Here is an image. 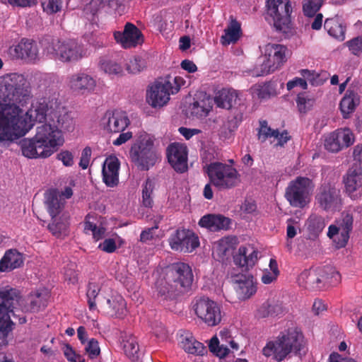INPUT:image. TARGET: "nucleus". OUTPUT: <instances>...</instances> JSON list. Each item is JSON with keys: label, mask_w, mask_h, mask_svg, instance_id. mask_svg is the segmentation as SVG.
<instances>
[{"label": "nucleus", "mask_w": 362, "mask_h": 362, "mask_svg": "<svg viewBox=\"0 0 362 362\" xmlns=\"http://www.w3.org/2000/svg\"><path fill=\"white\" fill-rule=\"evenodd\" d=\"M0 95V142L13 141L25 135L35 122L49 123V116L55 107L43 100L32 105L24 112L25 106L32 97L30 83L25 77L16 73L4 78Z\"/></svg>", "instance_id": "obj_1"}, {"label": "nucleus", "mask_w": 362, "mask_h": 362, "mask_svg": "<svg viewBox=\"0 0 362 362\" xmlns=\"http://www.w3.org/2000/svg\"><path fill=\"white\" fill-rule=\"evenodd\" d=\"M64 143L61 130L52 122L45 123L37 127L32 139L21 141L22 153L28 158H47L52 155Z\"/></svg>", "instance_id": "obj_2"}, {"label": "nucleus", "mask_w": 362, "mask_h": 362, "mask_svg": "<svg viewBox=\"0 0 362 362\" xmlns=\"http://www.w3.org/2000/svg\"><path fill=\"white\" fill-rule=\"evenodd\" d=\"M193 273L189 265L175 262L166 268L164 275L156 283L158 296L163 300H172L186 292L193 282Z\"/></svg>", "instance_id": "obj_3"}, {"label": "nucleus", "mask_w": 362, "mask_h": 362, "mask_svg": "<svg viewBox=\"0 0 362 362\" xmlns=\"http://www.w3.org/2000/svg\"><path fill=\"white\" fill-rule=\"evenodd\" d=\"M306 352L304 337L297 327L288 328L275 341H269L263 348L266 356L274 355L278 361H283L289 354L302 356Z\"/></svg>", "instance_id": "obj_4"}, {"label": "nucleus", "mask_w": 362, "mask_h": 362, "mask_svg": "<svg viewBox=\"0 0 362 362\" xmlns=\"http://www.w3.org/2000/svg\"><path fill=\"white\" fill-rule=\"evenodd\" d=\"M185 83L180 76L160 78L147 90L146 102L153 108L162 107L168 104L170 95L177 93Z\"/></svg>", "instance_id": "obj_5"}, {"label": "nucleus", "mask_w": 362, "mask_h": 362, "mask_svg": "<svg viewBox=\"0 0 362 362\" xmlns=\"http://www.w3.org/2000/svg\"><path fill=\"white\" fill-rule=\"evenodd\" d=\"M288 50L281 44L268 43L264 47V54L259 57L251 71L253 76L269 74L280 69L287 61Z\"/></svg>", "instance_id": "obj_6"}, {"label": "nucleus", "mask_w": 362, "mask_h": 362, "mask_svg": "<svg viewBox=\"0 0 362 362\" xmlns=\"http://www.w3.org/2000/svg\"><path fill=\"white\" fill-rule=\"evenodd\" d=\"M44 52L50 59L62 62H74L82 59L86 52L74 40L52 39L44 47Z\"/></svg>", "instance_id": "obj_7"}, {"label": "nucleus", "mask_w": 362, "mask_h": 362, "mask_svg": "<svg viewBox=\"0 0 362 362\" xmlns=\"http://www.w3.org/2000/svg\"><path fill=\"white\" fill-rule=\"evenodd\" d=\"M206 172L212 185L219 190L232 189L240 182L238 170L226 163L213 162L207 165Z\"/></svg>", "instance_id": "obj_8"}, {"label": "nucleus", "mask_w": 362, "mask_h": 362, "mask_svg": "<svg viewBox=\"0 0 362 362\" xmlns=\"http://www.w3.org/2000/svg\"><path fill=\"white\" fill-rule=\"evenodd\" d=\"M356 211V207L349 206L341 214L335 224L329 226L327 236L333 240L337 248H343L347 245L353 230L354 214Z\"/></svg>", "instance_id": "obj_9"}, {"label": "nucleus", "mask_w": 362, "mask_h": 362, "mask_svg": "<svg viewBox=\"0 0 362 362\" xmlns=\"http://www.w3.org/2000/svg\"><path fill=\"white\" fill-rule=\"evenodd\" d=\"M315 187L313 180L306 177H297L291 181L286 189L285 197L293 207L303 208L310 202Z\"/></svg>", "instance_id": "obj_10"}, {"label": "nucleus", "mask_w": 362, "mask_h": 362, "mask_svg": "<svg viewBox=\"0 0 362 362\" xmlns=\"http://www.w3.org/2000/svg\"><path fill=\"white\" fill-rule=\"evenodd\" d=\"M130 156L132 161L144 170H147L149 165H153L157 156L153 150L152 136L147 134L140 135L131 148Z\"/></svg>", "instance_id": "obj_11"}, {"label": "nucleus", "mask_w": 362, "mask_h": 362, "mask_svg": "<svg viewBox=\"0 0 362 362\" xmlns=\"http://www.w3.org/2000/svg\"><path fill=\"white\" fill-rule=\"evenodd\" d=\"M17 302L18 296L14 290L0 291V344H7L6 337L13 325L10 313Z\"/></svg>", "instance_id": "obj_12"}, {"label": "nucleus", "mask_w": 362, "mask_h": 362, "mask_svg": "<svg viewBox=\"0 0 362 362\" xmlns=\"http://www.w3.org/2000/svg\"><path fill=\"white\" fill-rule=\"evenodd\" d=\"M268 15L272 18L275 28L283 33L290 29L291 5L287 0H267Z\"/></svg>", "instance_id": "obj_13"}, {"label": "nucleus", "mask_w": 362, "mask_h": 362, "mask_svg": "<svg viewBox=\"0 0 362 362\" xmlns=\"http://www.w3.org/2000/svg\"><path fill=\"white\" fill-rule=\"evenodd\" d=\"M194 310L197 316L208 326L218 325L222 319L220 305L209 298L202 297L196 300Z\"/></svg>", "instance_id": "obj_14"}, {"label": "nucleus", "mask_w": 362, "mask_h": 362, "mask_svg": "<svg viewBox=\"0 0 362 362\" xmlns=\"http://www.w3.org/2000/svg\"><path fill=\"white\" fill-rule=\"evenodd\" d=\"M7 54L13 60L35 63L39 59V50L35 41L22 38L17 44L9 47Z\"/></svg>", "instance_id": "obj_15"}, {"label": "nucleus", "mask_w": 362, "mask_h": 362, "mask_svg": "<svg viewBox=\"0 0 362 362\" xmlns=\"http://www.w3.org/2000/svg\"><path fill=\"white\" fill-rule=\"evenodd\" d=\"M130 124V120L125 111L122 110H107L100 119L101 128L108 133L124 132Z\"/></svg>", "instance_id": "obj_16"}, {"label": "nucleus", "mask_w": 362, "mask_h": 362, "mask_svg": "<svg viewBox=\"0 0 362 362\" xmlns=\"http://www.w3.org/2000/svg\"><path fill=\"white\" fill-rule=\"evenodd\" d=\"M172 250L181 252H192L199 245V238L189 230L178 229L168 240Z\"/></svg>", "instance_id": "obj_17"}, {"label": "nucleus", "mask_w": 362, "mask_h": 362, "mask_svg": "<svg viewBox=\"0 0 362 362\" xmlns=\"http://www.w3.org/2000/svg\"><path fill=\"white\" fill-rule=\"evenodd\" d=\"M340 190L336 185L331 182H324L317 189L315 195L316 204L325 211L332 210L340 203Z\"/></svg>", "instance_id": "obj_18"}, {"label": "nucleus", "mask_w": 362, "mask_h": 362, "mask_svg": "<svg viewBox=\"0 0 362 362\" xmlns=\"http://www.w3.org/2000/svg\"><path fill=\"white\" fill-rule=\"evenodd\" d=\"M67 86L74 93L88 95L95 91L97 86L95 78L84 71L74 73L67 78Z\"/></svg>", "instance_id": "obj_19"}, {"label": "nucleus", "mask_w": 362, "mask_h": 362, "mask_svg": "<svg viewBox=\"0 0 362 362\" xmlns=\"http://www.w3.org/2000/svg\"><path fill=\"white\" fill-rule=\"evenodd\" d=\"M344 192L353 200L358 199L362 195V167L357 164L350 168L343 177Z\"/></svg>", "instance_id": "obj_20"}, {"label": "nucleus", "mask_w": 362, "mask_h": 362, "mask_svg": "<svg viewBox=\"0 0 362 362\" xmlns=\"http://www.w3.org/2000/svg\"><path fill=\"white\" fill-rule=\"evenodd\" d=\"M187 148L185 144L173 143L167 148L168 160L172 168L182 173L187 170Z\"/></svg>", "instance_id": "obj_21"}, {"label": "nucleus", "mask_w": 362, "mask_h": 362, "mask_svg": "<svg viewBox=\"0 0 362 362\" xmlns=\"http://www.w3.org/2000/svg\"><path fill=\"white\" fill-rule=\"evenodd\" d=\"M114 37L125 49L135 47L143 42L141 31L131 23H126L123 32L115 31Z\"/></svg>", "instance_id": "obj_22"}, {"label": "nucleus", "mask_w": 362, "mask_h": 362, "mask_svg": "<svg viewBox=\"0 0 362 362\" xmlns=\"http://www.w3.org/2000/svg\"><path fill=\"white\" fill-rule=\"evenodd\" d=\"M120 162L115 156L107 157L102 168L103 181L108 187H117L119 184Z\"/></svg>", "instance_id": "obj_23"}, {"label": "nucleus", "mask_w": 362, "mask_h": 362, "mask_svg": "<svg viewBox=\"0 0 362 362\" xmlns=\"http://www.w3.org/2000/svg\"><path fill=\"white\" fill-rule=\"evenodd\" d=\"M49 122H52L62 132H71L75 127V122L71 114L63 107L55 105L54 112L49 116Z\"/></svg>", "instance_id": "obj_24"}, {"label": "nucleus", "mask_w": 362, "mask_h": 362, "mask_svg": "<svg viewBox=\"0 0 362 362\" xmlns=\"http://www.w3.org/2000/svg\"><path fill=\"white\" fill-rule=\"evenodd\" d=\"M234 288L237 297L240 300L251 298L257 291L252 277L244 274L236 275L233 277Z\"/></svg>", "instance_id": "obj_25"}, {"label": "nucleus", "mask_w": 362, "mask_h": 362, "mask_svg": "<svg viewBox=\"0 0 362 362\" xmlns=\"http://www.w3.org/2000/svg\"><path fill=\"white\" fill-rule=\"evenodd\" d=\"M299 283L312 288H322L325 281V272L323 268L303 271L298 278Z\"/></svg>", "instance_id": "obj_26"}, {"label": "nucleus", "mask_w": 362, "mask_h": 362, "mask_svg": "<svg viewBox=\"0 0 362 362\" xmlns=\"http://www.w3.org/2000/svg\"><path fill=\"white\" fill-rule=\"evenodd\" d=\"M201 227L211 231L227 230L230 225V219L221 214H206L199 221Z\"/></svg>", "instance_id": "obj_27"}, {"label": "nucleus", "mask_w": 362, "mask_h": 362, "mask_svg": "<svg viewBox=\"0 0 362 362\" xmlns=\"http://www.w3.org/2000/svg\"><path fill=\"white\" fill-rule=\"evenodd\" d=\"M102 310L111 316L122 317L126 313V303L121 296L103 300L100 303Z\"/></svg>", "instance_id": "obj_28"}, {"label": "nucleus", "mask_w": 362, "mask_h": 362, "mask_svg": "<svg viewBox=\"0 0 362 362\" xmlns=\"http://www.w3.org/2000/svg\"><path fill=\"white\" fill-rule=\"evenodd\" d=\"M258 258V252L253 247H240L238 254L234 256V262L240 267H252Z\"/></svg>", "instance_id": "obj_29"}, {"label": "nucleus", "mask_w": 362, "mask_h": 362, "mask_svg": "<svg viewBox=\"0 0 362 362\" xmlns=\"http://www.w3.org/2000/svg\"><path fill=\"white\" fill-rule=\"evenodd\" d=\"M23 262L22 255L16 250H7L0 261V271L8 272L18 268Z\"/></svg>", "instance_id": "obj_30"}, {"label": "nucleus", "mask_w": 362, "mask_h": 362, "mask_svg": "<svg viewBox=\"0 0 362 362\" xmlns=\"http://www.w3.org/2000/svg\"><path fill=\"white\" fill-rule=\"evenodd\" d=\"M122 347L124 354L132 361L136 362L140 358L139 346L136 338L132 334H126L122 337Z\"/></svg>", "instance_id": "obj_31"}, {"label": "nucleus", "mask_w": 362, "mask_h": 362, "mask_svg": "<svg viewBox=\"0 0 362 362\" xmlns=\"http://www.w3.org/2000/svg\"><path fill=\"white\" fill-rule=\"evenodd\" d=\"M212 108V99L206 95L196 100L189 107L190 115L197 118L205 117Z\"/></svg>", "instance_id": "obj_32"}, {"label": "nucleus", "mask_w": 362, "mask_h": 362, "mask_svg": "<svg viewBox=\"0 0 362 362\" xmlns=\"http://www.w3.org/2000/svg\"><path fill=\"white\" fill-rule=\"evenodd\" d=\"M64 203V199L57 191L50 190L46 194V204L52 218L60 216Z\"/></svg>", "instance_id": "obj_33"}, {"label": "nucleus", "mask_w": 362, "mask_h": 362, "mask_svg": "<svg viewBox=\"0 0 362 362\" xmlns=\"http://www.w3.org/2000/svg\"><path fill=\"white\" fill-rule=\"evenodd\" d=\"M237 99L238 93L236 90L230 88H223L217 93L214 98V102L219 107L230 109L235 105Z\"/></svg>", "instance_id": "obj_34"}, {"label": "nucleus", "mask_w": 362, "mask_h": 362, "mask_svg": "<svg viewBox=\"0 0 362 362\" xmlns=\"http://www.w3.org/2000/svg\"><path fill=\"white\" fill-rule=\"evenodd\" d=\"M324 28L330 36L341 41L344 40L346 27L339 17L326 19Z\"/></svg>", "instance_id": "obj_35"}, {"label": "nucleus", "mask_w": 362, "mask_h": 362, "mask_svg": "<svg viewBox=\"0 0 362 362\" xmlns=\"http://www.w3.org/2000/svg\"><path fill=\"white\" fill-rule=\"evenodd\" d=\"M69 223L64 214L52 218L47 228L52 234L57 238L66 236L69 234Z\"/></svg>", "instance_id": "obj_36"}, {"label": "nucleus", "mask_w": 362, "mask_h": 362, "mask_svg": "<svg viewBox=\"0 0 362 362\" xmlns=\"http://www.w3.org/2000/svg\"><path fill=\"white\" fill-rule=\"evenodd\" d=\"M181 346L187 353L191 354L203 355L206 351L204 345L196 340L190 333L181 335Z\"/></svg>", "instance_id": "obj_37"}, {"label": "nucleus", "mask_w": 362, "mask_h": 362, "mask_svg": "<svg viewBox=\"0 0 362 362\" xmlns=\"http://www.w3.org/2000/svg\"><path fill=\"white\" fill-rule=\"evenodd\" d=\"M221 37V42L224 45L235 43L242 34L240 23L235 19H231L229 25L224 30Z\"/></svg>", "instance_id": "obj_38"}, {"label": "nucleus", "mask_w": 362, "mask_h": 362, "mask_svg": "<svg viewBox=\"0 0 362 362\" xmlns=\"http://www.w3.org/2000/svg\"><path fill=\"white\" fill-rule=\"evenodd\" d=\"M359 103V97L354 90H348L340 102V110L344 118L353 112Z\"/></svg>", "instance_id": "obj_39"}, {"label": "nucleus", "mask_w": 362, "mask_h": 362, "mask_svg": "<svg viewBox=\"0 0 362 362\" xmlns=\"http://www.w3.org/2000/svg\"><path fill=\"white\" fill-rule=\"evenodd\" d=\"M252 94L259 99L267 100L276 95L275 85L271 82L257 84L252 88Z\"/></svg>", "instance_id": "obj_40"}, {"label": "nucleus", "mask_w": 362, "mask_h": 362, "mask_svg": "<svg viewBox=\"0 0 362 362\" xmlns=\"http://www.w3.org/2000/svg\"><path fill=\"white\" fill-rule=\"evenodd\" d=\"M153 181L147 179L142 185V204L146 207H151L153 205Z\"/></svg>", "instance_id": "obj_41"}, {"label": "nucleus", "mask_w": 362, "mask_h": 362, "mask_svg": "<svg viewBox=\"0 0 362 362\" xmlns=\"http://www.w3.org/2000/svg\"><path fill=\"white\" fill-rule=\"evenodd\" d=\"M335 132V134L339 139V143L341 144L342 149L352 145L355 141L354 133L348 128L339 129Z\"/></svg>", "instance_id": "obj_42"}, {"label": "nucleus", "mask_w": 362, "mask_h": 362, "mask_svg": "<svg viewBox=\"0 0 362 362\" xmlns=\"http://www.w3.org/2000/svg\"><path fill=\"white\" fill-rule=\"evenodd\" d=\"M269 268L270 271L266 269L263 272L262 276V281L265 284H269L273 282L274 280L276 279L279 271L278 269V264L274 259H271L269 261Z\"/></svg>", "instance_id": "obj_43"}, {"label": "nucleus", "mask_w": 362, "mask_h": 362, "mask_svg": "<svg viewBox=\"0 0 362 362\" xmlns=\"http://www.w3.org/2000/svg\"><path fill=\"white\" fill-rule=\"evenodd\" d=\"M122 240L117 235L112 238H105L100 243L98 248L107 253L114 252L121 245Z\"/></svg>", "instance_id": "obj_44"}, {"label": "nucleus", "mask_w": 362, "mask_h": 362, "mask_svg": "<svg viewBox=\"0 0 362 362\" xmlns=\"http://www.w3.org/2000/svg\"><path fill=\"white\" fill-rule=\"evenodd\" d=\"M146 67L145 59L140 57H134L130 59L126 64L127 71L130 74H138Z\"/></svg>", "instance_id": "obj_45"}, {"label": "nucleus", "mask_w": 362, "mask_h": 362, "mask_svg": "<svg viewBox=\"0 0 362 362\" xmlns=\"http://www.w3.org/2000/svg\"><path fill=\"white\" fill-rule=\"evenodd\" d=\"M90 217H86L84 223V230L86 233H91L93 238L96 240L102 239L105 233V229L103 227H97L96 225L90 221Z\"/></svg>", "instance_id": "obj_46"}, {"label": "nucleus", "mask_w": 362, "mask_h": 362, "mask_svg": "<svg viewBox=\"0 0 362 362\" xmlns=\"http://www.w3.org/2000/svg\"><path fill=\"white\" fill-rule=\"evenodd\" d=\"M100 291V286L95 283L90 282L88 286L86 296L88 307L90 310L96 309L95 298Z\"/></svg>", "instance_id": "obj_47"}, {"label": "nucleus", "mask_w": 362, "mask_h": 362, "mask_svg": "<svg viewBox=\"0 0 362 362\" xmlns=\"http://www.w3.org/2000/svg\"><path fill=\"white\" fill-rule=\"evenodd\" d=\"M324 0H305L303 5V13L307 16H314L323 4Z\"/></svg>", "instance_id": "obj_48"}, {"label": "nucleus", "mask_w": 362, "mask_h": 362, "mask_svg": "<svg viewBox=\"0 0 362 362\" xmlns=\"http://www.w3.org/2000/svg\"><path fill=\"white\" fill-rule=\"evenodd\" d=\"M309 230L314 233L321 232L325 227V218L316 214H312L308 220Z\"/></svg>", "instance_id": "obj_49"}, {"label": "nucleus", "mask_w": 362, "mask_h": 362, "mask_svg": "<svg viewBox=\"0 0 362 362\" xmlns=\"http://www.w3.org/2000/svg\"><path fill=\"white\" fill-rule=\"evenodd\" d=\"M324 145L327 151L333 153L338 152L342 149L341 144L339 143V139H337L335 132L326 136Z\"/></svg>", "instance_id": "obj_50"}, {"label": "nucleus", "mask_w": 362, "mask_h": 362, "mask_svg": "<svg viewBox=\"0 0 362 362\" xmlns=\"http://www.w3.org/2000/svg\"><path fill=\"white\" fill-rule=\"evenodd\" d=\"M259 139L261 141H264L267 139L274 137L278 138L279 136V132L278 130L272 129L267 125L266 121L260 122V128L258 133Z\"/></svg>", "instance_id": "obj_51"}, {"label": "nucleus", "mask_w": 362, "mask_h": 362, "mask_svg": "<svg viewBox=\"0 0 362 362\" xmlns=\"http://www.w3.org/2000/svg\"><path fill=\"white\" fill-rule=\"evenodd\" d=\"M85 353L90 359L96 358L100 354L98 341L95 339H90L84 344Z\"/></svg>", "instance_id": "obj_52"}, {"label": "nucleus", "mask_w": 362, "mask_h": 362, "mask_svg": "<svg viewBox=\"0 0 362 362\" xmlns=\"http://www.w3.org/2000/svg\"><path fill=\"white\" fill-rule=\"evenodd\" d=\"M43 11L47 14H54L61 11L62 0H41Z\"/></svg>", "instance_id": "obj_53"}, {"label": "nucleus", "mask_w": 362, "mask_h": 362, "mask_svg": "<svg viewBox=\"0 0 362 362\" xmlns=\"http://www.w3.org/2000/svg\"><path fill=\"white\" fill-rule=\"evenodd\" d=\"M100 67L105 72L112 75H119L123 72L121 65L113 61H101Z\"/></svg>", "instance_id": "obj_54"}, {"label": "nucleus", "mask_w": 362, "mask_h": 362, "mask_svg": "<svg viewBox=\"0 0 362 362\" xmlns=\"http://www.w3.org/2000/svg\"><path fill=\"white\" fill-rule=\"evenodd\" d=\"M209 347L211 352L220 358L225 357L229 352V349L226 346H224L223 344L219 345V341L217 337H213L210 340Z\"/></svg>", "instance_id": "obj_55"}, {"label": "nucleus", "mask_w": 362, "mask_h": 362, "mask_svg": "<svg viewBox=\"0 0 362 362\" xmlns=\"http://www.w3.org/2000/svg\"><path fill=\"white\" fill-rule=\"evenodd\" d=\"M47 305V295H42L41 293H36L32 296L30 300V311L37 312L41 308H45Z\"/></svg>", "instance_id": "obj_56"}, {"label": "nucleus", "mask_w": 362, "mask_h": 362, "mask_svg": "<svg viewBox=\"0 0 362 362\" xmlns=\"http://www.w3.org/2000/svg\"><path fill=\"white\" fill-rule=\"evenodd\" d=\"M323 270L325 272V285L326 284L329 285H336L339 282L341 279L340 274L334 268L325 267L323 268Z\"/></svg>", "instance_id": "obj_57"}, {"label": "nucleus", "mask_w": 362, "mask_h": 362, "mask_svg": "<svg viewBox=\"0 0 362 362\" xmlns=\"http://www.w3.org/2000/svg\"><path fill=\"white\" fill-rule=\"evenodd\" d=\"M297 106L300 112H306L314 104V100L307 98L303 94H298L296 100Z\"/></svg>", "instance_id": "obj_58"}, {"label": "nucleus", "mask_w": 362, "mask_h": 362, "mask_svg": "<svg viewBox=\"0 0 362 362\" xmlns=\"http://www.w3.org/2000/svg\"><path fill=\"white\" fill-rule=\"evenodd\" d=\"M276 310H280L279 305H272L269 303H264L258 310L259 317H266L269 315H278Z\"/></svg>", "instance_id": "obj_59"}, {"label": "nucleus", "mask_w": 362, "mask_h": 362, "mask_svg": "<svg viewBox=\"0 0 362 362\" xmlns=\"http://www.w3.org/2000/svg\"><path fill=\"white\" fill-rule=\"evenodd\" d=\"M64 279L72 284L77 282L78 274L76 271V265L74 263L69 264L64 268Z\"/></svg>", "instance_id": "obj_60"}, {"label": "nucleus", "mask_w": 362, "mask_h": 362, "mask_svg": "<svg viewBox=\"0 0 362 362\" xmlns=\"http://www.w3.org/2000/svg\"><path fill=\"white\" fill-rule=\"evenodd\" d=\"M63 353L69 362H78L83 358L82 356L75 352L69 344H66L63 347Z\"/></svg>", "instance_id": "obj_61"}, {"label": "nucleus", "mask_w": 362, "mask_h": 362, "mask_svg": "<svg viewBox=\"0 0 362 362\" xmlns=\"http://www.w3.org/2000/svg\"><path fill=\"white\" fill-rule=\"evenodd\" d=\"M346 45L351 51V52L354 55H358L361 52H362V39L360 37H356L353 38L352 40L346 42Z\"/></svg>", "instance_id": "obj_62"}, {"label": "nucleus", "mask_w": 362, "mask_h": 362, "mask_svg": "<svg viewBox=\"0 0 362 362\" xmlns=\"http://www.w3.org/2000/svg\"><path fill=\"white\" fill-rule=\"evenodd\" d=\"M57 158L62 162L64 165L67 167H71L74 163L73 153L67 150H64L59 152L57 154Z\"/></svg>", "instance_id": "obj_63"}, {"label": "nucleus", "mask_w": 362, "mask_h": 362, "mask_svg": "<svg viewBox=\"0 0 362 362\" xmlns=\"http://www.w3.org/2000/svg\"><path fill=\"white\" fill-rule=\"evenodd\" d=\"M91 156V149L90 147H86L82 153L79 162V166L82 169H86L88 167Z\"/></svg>", "instance_id": "obj_64"}]
</instances>
